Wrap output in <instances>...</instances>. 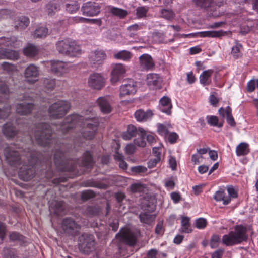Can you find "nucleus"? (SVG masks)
Instances as JSON below:
<instances>
[{
    "label": "nucleus",
    "mask_w": 258,
    "mask_h": 258,
    "mask_svg": "<svg viewBox=\"0 0 258 258\" xmlns=\"http://www.w3.org/2000/svg\"><path fill=\"white\" fill-rule=\"evenodd\" d=\"M99 125L98 119L95 117H83L77 114L67 116L60 127L63 134L72 131L74 128L82 127L81 134L87 140L93 139Z\"/></svg>",
    "instance_id": "1"
},
{
    "label": "nucleus",
    "mask_w": 258,
    "mask_h": 258,
    "mask_svg": "<svg viewBox=\"0 0 258 258\" xmlns=\"http://www.w3.org/2000/svg\"><path fill=\"white\" fill-rule=\"evenodd\" d=\"M54 164L58 170L61 171H74L77 166L90 168L93 165L91 154L86 151L81 160H74L67 159L63 152L60 149L56 148L53 156Z\"/></svg>",
    "instance_id": "2"
},
{
    "label": "nucleus",
    "mask_w": 258,
    "mask_h": 258,
    "mask_svg": "<svg viewBox=\"0 0 258 258\" xmlns=\"http://www.w3.org/2000/svg\"><path fill=\"white\" fill-rule=\"evenodd\" d=\"M53 129L50 125L47 123H39L35 131L29 133L31 139L35 138L37 143L42 146H52L53 144L56 145L57 140L52 137Z\"/></svg>",
    "instance_id": "3"
},
{
    "label": "nucleus",
    "mask_w": 258,
    "mask_h": 258,
    "mask_svg": "<svg viewBox=\"0 0 258 258\" xmlns=\"http://www.w3.org/2000/svg\"><path fill=\"white\" fill-rule=\"evenodd\" d=\"M248 239L247 228L242 225H237L234 230L222 236V244L226 246H232L246 241Z\"/></svg>",
    "instance_id": "4"
},
{
    "label": "nucleus",
    "mask_w": 258,
    "mask_h": 258,
    "mask_svg": "<svg viewBox=\"0 0 258 258\" xmlns=\"http://www.w3.org/2000/svg\"><path fill=\"white\" fill-rule=\"evenodd\" d=\"M56 49L59 53L69 57H77L81 54V47L74 40L64 39L56 42Z\"/></svg>",
    "instance_id": "5"
},
{
    "label": "nucleus",
    "mask_w": 258,
    "mask_h": 258,
    "mask_svg": "<svg viewBox=\"0 0 258 258\" xmlns=\"http://www.w3.org/2000/svg\"><path fill=\"white\" fill-rule=\"evenodd\" d=\"M28 164L25 163L20 168L19 176L24 181H29L32 179L35 174L36 165L38 162V157L34 152L29 153L26 155Z\"/></svg>",
    "instance_id": "6"
},
{
    "label": "nucleus",
    "mask_w": 258,
    "mask_h": 258,
    "mask_svg": "<svg viewBox=\"0 0 258 258\" xmlns=\"http://www.w3.org/2000/svg\"><path fill=\"white\" fill-rule=\"evenodd\" d=\"M71 108L70 103L67 100H59L51 104L48 109L50 116L54 119L64 117Z\"/></svg>",
    "instance_id": "7"
},
{
    "label": "nucleus",
    "mask_w": 258,
    "mask_h": 258,
    "mask_svg": "<svg viewBox=\"0 0 258 258\" xmlns=\"http://www.w3.org/2000/svg\"><path fill=\"white\" fill-rule=\"evenodd\" d=\"M96 241L93 234L84 233L79 237L78 246L84 253L89 254L95 249Z\"/></svg>",
    "instance_id": "8"
},
{
    "label": "nucleus",
    "mask_w": 258,
    "mask_h": 258,
    "mask_svg": "<svg viewBox=\"0 0 258 258\" xmlns=\"http://www.w3.org/2000/svg\"><path fill=\"white\" fill-rule=\"evenodd\" d=\"M116 237L120 241L130 246L134 245L137 242V237L135 234L127 228H121L119 233L116 234Z\"/></svg>",
    "instance_id": "9"
},
{
    "label": "nucleus",
    "mask_w": 258,
    "mask_h": 258,
    "mask_svg": "<svg viewBox=\"0 0 258 258\" xmlns=\"http://www.w3.org/2000/svg\"><path fill=\"white\" fill-rule=\"evenodd\" d=\"M61 227L67 234L75 236L79 232L81 226L72 218H66L62 221Z\"/></svg>",
    "instance_id": "10"
},
{
    "label": "nucleus",
    "mask_w": 258,
    "mask_h": 258,
    "mask_svg": "<svg viewBox=\"0 0 258 258\" xmlns=\"http://www.w3.org/2000/svg\"><path fill=\"white\" fill-rule=\"evenodd\" d=\"M50 66L51 71L58 76H61L68 73L71 69L68 63L57 60L51 61Z\"/></svg>",
    "instance_id": "11"
},
{
    "label": "nucleus",
    "mask_w": 258,
    "mask_h": 258,
    "mask_svg": "<svg viewBox=\"0 0 258 258\" xmlns=\"http://www.w3.org/2000/svg\"><path fill=\"white\" fill-rule=\"evenodd\" d=\"M105 79L100 73H95L91 74L88 78V85L95 89L100 90L105 85Z\"/></svg>",
    "instance_id": "12"
},
{
    "label": "nucleus",
    "mask_w": 258,
    "mask_h": 258,
    "mask_svg": "<svg viewBox=\"0 0 258 258\" xmlns=\"http://www.w3.org/2000/svg\"><path fill=\"white\" fill-rule=\"evenodd\" d=\"M90 63L92 67L97 68L102 64L106 58V54L102 50H96L91 51L88 56Z\"/></svg>",
    "instance_id": "13"
},
{
    "label": "nucleus",
    "mask_w": 258,
    "mask_h": 258,
    "mask_svg": "<svg viewBox=\"0 0 258 258\" xmlns=\"http://www.w3.org/2000/svg\"><path fill=\"white\" fill-rule=\"evenodd\" d=\"M82 13L87 16H94L100 12V7L98 4L95 2H87L84 4L81 8Z\"/></svg>",
    "instance_id": "14"
},
{
    "label": "nucleus",
    "mask_w": 258,
    "mask_h": 258,
    "mask_svg": "<svg viewBox=\"0 0 258 258\" xmlns=\"http://www.w3.org/2000/svg\"><path fill=\"white\" fill-rule=\"evenodd\" d=\"M137 91L136 83L133 79H128L125 81L120 88V96L134 94Z\"/></svg>",
    "instance_id": "15"
},
{
    "label": "nucleus",
    "mask_w": 258,
    "mask_h": 258,
    "mask_svg": "<svg viewBox=\"0 0 258 258\" xmlns=\"http://www.w3.org/2000/svg\"><path fill=\"white\" fill-rule=\"evenodd\" d=\"M5 154L10 165L17 167L21 165L22 157L18 151L8 148L5 150Z\"/></svg>",
    "instance_id": "16"
},
{
    "label": "nucleus",
    "mask_w": 258,
    "mask_h": 258,
    "mask_svg": "<svg viewBox=\"0 0 258 258\" xmlns=\"http://www.w3.org/2000/svg\"><path fill=\"white\" fill-rule=\"evenodd\" d=\"M39 70L37 67L34 64H30L25 69L24 76L27 81L31 83H35L38 80Z\"/></svg>",
    "instance_id": "17"
},
{
    "label": "nucleus",
    "mask_w": 258,
    "mask_h": 258,
    "mask_svg": "<svg viewBox=\"0 0 258 258\" xmlns=\"http://www.w3.org/2000/svg\"><path fill=\"white\" fill-rule=\"evenodd\" d=\"M142 130L141 128H138L133 125H129L126 131L122 133L121 137L124 140H129L133 137H137L138 135L142 134Z\"/></svg>",
    "instance_id": "18"
},
{
    "label": "nucleus",
    "mask_w": 258,
    "mask_h": 258,
    "mask_svg": "<svg viewBox=\"0 0 258 258\" xmlns=\"http://www.w3.org/2000/svg\"><path fill=\"white\" fill-rule=\"evenodd\" d=\"M126 72L125 67L122 64L118 63L116 64L111 72V81L112 83H115L119 80L120 77Z\"/></svg>",
    "instance_id": "19"
},
{
    "label": "nucleus",
    "mask_w": 258,
    "mask_h": 258,
    "mask_svg": "<svg viewBox=\"0 0 258 258\" xmlns=\"http://www.w3.org/2000/svg\"><path fill=\"white\" fill-rule=\"evenodd\" d=\"M161 79L159 75L154 73L149 74L147 76V83L152 89H156L160 87Z\"/></svg>",
    "instance_id": "20"
},
{
    "label": "nucleus",
    "mask_w": 258,
    "mask_h": 258,
    "mask_svg": "<svg viewBox=\"0 0 258 258\" xmlns=\"http://www.w3.org/2000/svg\"><path fill=\"white\" fill-rule=\"evenodd\" d=\"M140 64L144 69L152 70L154 67V62L151 56L147 54H144L139 57Z\"/></svg>",
    "instance_id": "21"
},
{
    "label": "nucleus",
    "mask_w": 258,
    "mask_h": 258,
    "mask_svg": "<svg viewBox=\"0 0 258 258\" xmlns=\"http://www.w3.org/2000/svg\"><path fill=\"white\" fill-rule=\"evenodd\" d=\"M221 35L220 31H207L188 34V37H218Z\"/></svg>",
    "instance_id": "22"
},
{
    "label": "nucleus",
    "mask_w": 258,
    "mask_h": 258,
    "mask_svg": "<svg viewBox=\"0 0 258 258\" xmlns=\"http://www.w3.org/2000/svg\"><path fill=\"white\" fill-rule=\"evenodd\" d=\"M33 107L32 103L23 102L17 105L16 111L20 115H27L32 111Z\"/></svg>",
    "instance_id": "23"
},
{
    "label": "nucleus",
    "mask_w": 258,
    "mask_h": 258,
    "mask_svg": "<svg viewBox=\"0 0 258 258\" xmlns=\"http://www.w3.org/2000/svg\"><path fill=\"white\" fill-rule=\"evenodd\" d=\"M172 107V106L171 103V100L168 97L166 96H163L160 100L159 107L162 112L169 115L171 113V109Z\"/></svg>",
    "instance_id": "24"
},
{
    "label": "nucleus",
    "mask_w": 258,
    "mask_h": 258,
    "mask_svg": "<svg viewBox=\"0 0 258 258\" xmlns=\"http://www.w3.org/2000/svg\"><path fill=\"white\" fill-rule=\"evenodd\" d=\"M3 132L7 138H12L17 135L18 130L11 122H8L4 125Z\"/></svg>",
    "instance_id": "25"
},
{
    "label": "nucleus",
    "mask_w": 258,
    "mask_h": 258,
    "mask_svg": "<svg viewBox=\"0 0 258 258\" xmlns=\"http://www.w3.org/2000/svg\"><path fill=\"white\" fill-rule=\"evenodd\" d=\"M134 115L138 121L144 122L151 119L153 116V113L151 110L144 111L142 109H139L135 112Z\"/></svg>",
    "instance_id": "26"
},
{
    "label": "nucleus",
    "mask_w": 258,
    "mask_h": 258,
    "mask_svg": "<svg viewBox=\"0 0 258 258\" xmlns=\"http://www.w3.org/2000/svg\"><path fill=\"white\" fill-rule=\"evenodd\" d=\"M97 103L101 111L103 113H108L111 111V107L108 98L100 97L97 99Z\"/></svg>",
    "instance_id": "27"
},
{
    "label": "nucleus",
    "mask_w": 258,
    "mask_h": 258,
    "mask_svg": "<svg viewBox=\"0 0 258 258\" xmlns=\"http://www.w3.org/2000/svg\"><path fill=\"white\" fill-rule=\"evenodd\" d=\"M213 72L214 71L212 69L203 71L199 77L200 83L204 86L210 85L212 82L211 76Z\"/></svg>",
    "instance_id": "28"
},
{
    "label": "nucleus",
    "mask_w": 258,
    "mask_h": 258,
    "mask_svg": "<svg viewBox=\"0 0 258 258\" xmlns=\"http://www.w3.org/2000/svg\"><path fill=\"white\" fill-rule=\"evenodd\" d=\"M214 199L217 202L223 201V204L225 205H228L230 202V198L225 196L223 190L217 191L214 196Z\"/></svg>",
    "instance_id": "29"
},
{
    "label": "nucleus",
    "mask_w": 258,
    "mask_h": 258,
    "mask_svg": "<svg viewBox=\"0 0 258 258\" xmlns=\"http://www.w3.org/2000/svg\"><path fill=\"white\" fill-rule=\"evenodd\" d=\"M207 123L211 126L221 128L223 126V121H219L218 117L214 115H208L206 118Z\"/></svg>",
    "instance_id": "30"
},
{
    "label": "nucleus",
    "mask_w": 258,
    "mask_h": 258,
    "mask_svg": "<svg viewBox=\"0 0 258 258\" xmlns=\"http://www.w3.org/2000/svg\"><path fill=\"white\" fill-rule=\"evenodd\" d=\"M249 152L248 144L246 143H241L236 147V153L237 156L246 155Z\"/></svg>",
    "instance_id": "31"
},
{
    "label": "nucleus",
    "mask_w": 258,
    "mask_h": 258,
    "mask_svg": "<svg viewBox=\"0 0 258 258\" xmlns=\"http://www.w3.org/2000/svg\"><path fill=\"white\" fill-rule=\"evenodd\" d=\"M180 231L184 233H189L192 231L190 224V219L188 217H183L181 219V228Z\"/></svg>",
    "instance_id": "32"
},
{
    "label": "nucleus",
    "mask_w": 258,
    "mask_h": 258,
    "mask_svg": "<svg viewBox=\"0 0 258 258\" xmlns=\"http://www.w3.org/2000/svg\"><path fill=\"white\" fill-rule=\"evenodd\" d=\"M113 56L114 58L116 59H119L126 61L130 60L131 59L132 57V54L131 52L124 50L120 51L114 54Z\"/></svg>",
    "instance_id": "33"
},
{
    "label": "nucleus",
    "mask_w": 258,
    "mask_h": 258,
    "mask_svg": "<svg viewBox=\"0 0 258 258\" xmlns=\"http://www.w3.org/2000/svg\"><path fill=\"white\" fill-rule=\"evenodd\" d=\"M60 9L59 4L56 2H51L46 6V11L49 15H53Z\"/></svg>",
    "instance_id": "34"
},
{
    "label": "nucleus",
    "mask_w": 258,
    "mask_h": 258,
    "mask_svg": "<svg viewBox=\"0 0 258 258\" xmlns=\"http://www.w3.org/2000/svg\"><path fill=\"white\" fill-rule=\"evenodd\" d=\"M50 207L53 208L55 214L59 215L64 211L65 203L63 201H56L51 204Z\"/></svg>",
    "instance_id": "35"
},
{
    "label": "nucleus",
    "mask_w": 258,
    "mask_h": 258,
    "mask_svg": "<svg viewBox=\"0 0 258 258\" xmlns=\"http://www.w3.org/2000/svg\"><path fill=\"white\" fill-rule=\"evenodd\" d=\"M38 48L32 44L28 45L24 50V53L28 57H33L38 53Z\"/></svg>",
    "instance_id": "36"
},
{
    "label": "nucleus",
    "mask_w": 258,
    "mask_h": 258,
    "mask_svg": "<svg viewBox=\"0 0 258 258\" xmlns=\"http://www.w3.org/2000/svg\"><path fill=\"white\" fill-rule=\"evenodd\" d=\"M142 134L138 135L134 141V144L140 147H144L146 145V142L145 140L146 138V131L144 130H142Z\"/></svg>",
    "instance_id": "37"
},
{
    "label": "nucleus",
    "mask_w": 258,
    "mask_h": 258,
    "mask_svg": "<svg viewBox=\"0 0 258 258\" xmlns=\"http://www.w3.org/2000/svg\"><path fill=\"white\" fill-rule=\"evenodd\" d=\"M29 22L28 17L22 16L18 18L16 20V26L20 29H24L28 26Z\"/></svg>",
    "instance_id": "38"
},
{
    "label": "nucleus",
    "mask_w": 258,
    "mask_h": 258,
    "mask_svg": "<svg viewBox=\"0 0 258 258\" xmlns=\"http://www.w3.org/2000/svg\"><path fill=\"white\" fill-rule=\"evenodd\" d=\"M110 12L113 15L118 17L121 19L124 18L128 14L127 11L114 7L110 8Z\"/></svg>",
    "instance_id": "39"
},
{
    "label": "nucleus",
    "mask_w": 258,
    "mask_h": 258,
    "mask_svg": "<svg viewBox=\"0 0 258 258\" xmlns=\"http://www.w3.org/2000/svg\"><path fill=\"white\" fill-rule=\"evenodd\" d=\"M4 258H17V250L13 248H4L2 253Z\"/></svg>",
    "instance_id": "40"
},
{
    "label": "nucleus",
    "mask_w": 258,
    "mask_h": 258,
    "mask_svg": "<svg viewBox=\"0 0 258 258\" xmlns=\"http://www.w3.org/2000/svg\"><path fill=\"white\" fill-rule=\"evenodd\" d=\"M43 85L46 91H51L55 87V80L52 79L45 78L43 81Z\"/></svg>",
    "instance_id": "41"
},
{
    "label": "nucleus",
    "mask_w": 258,
    "mask_h": 258,
    "mask_svg": "<svg viewBox=\"0 0 258 258\" xmlns=\"http://www.w3.org/2000/svg\"><path fill=\"white\" fill-rule=\"evenodd\" d=\"M4 55V58L12 60H17L19 58L18 52L13 50L6 49Z\"/></svg>",
    "instance_id": "42"
},
{
    "label": "nucleus",
    "mask_w": 258,
    "mask_h": 258,
    "mask_svg": "<svg viewBox=\"0 0 258 258\" xmlns=\"http://www.w3.org/2000/svg\"><path fill=\"white\" fill-rule=\"evenodd\" d=\"M242 48V45L237 42H235V45L232 47L231 54L235 59L238 58L241 56L240 49Z\"/></svg>",
    "instance_id": "43"
},
{
    "label": "nucleus",
    "mask_w": 258,
    "mask_h": 258,
    "mask_svg": "<svg viewBox=\"0 0 258 258\" xmlns=\"http://www.w3.org/2000/svg\"><path fill=\"white\" fill-rule=\"evenodd\" d=\"M139 218L142 223L148 225L150 224L153 221V216L146 212L140 213Z\"/></svg>",
    "instance_id": "44"
},
{
    "label": "nucleus",
    "mask_w": 258,
    "mask_h": 258,
    "mask_svg": "<svg viewBox=\"0 0 258 258\" xmlns=\"http://www.w3.org/2000/svg\"><path fill=\"white\" fill-rule=\"evenodd\" d=\"M192 2L197 6L207 9L211 7L213 0H192Z\"/></svg>",
    "instance_id": "45"
},
{
    "label": "nucleus",
    "mask_w": 258,
    "mask_h": 258,
    "mask_svg": "<svg viewBox=\"0 0 258 258\" xmlns=\"http://www.w3.org/2000/svg\"><path fill=\"white\" fill-rule=\"evenodd\" d=\"M48 34V29L46 27H41L34 32V37L37 38H41L46 36Z\"/></svg>",
    "instance_id": "46"
},
{
    "label": "nucleus",
    "mask_w": 258,
    "mask_h": 258,
    "mask_svg": "<svg viewBox=\"0 0 258 258\" xmlns=\"http://www.w3.org/2000/svg\"><path fill=\"white\" fill-rule=\"evenodd\" d=\"M99 213V209L96 206H88L84 211V213L89 216H96Z\"/></svg>",
    "instance_id": "47"
},
{
    "label": "nucleus",
    "mask_w": 258,
    "mask_h": 258,
    "mask_svg": "<svg viewBox=\"0 0 258 258\" xmlns=\"http://www.w3.org/2000/svg\"><path fill=\"white\" fill-rule=\"evenodd\" d=\"M161 15L162 17L168 20L173 19L175 16V14L172 10L165 9L161 10Z\"/></svg>",
    "instance_id": "48"
},
{
    "label": "nucleus",
    "mask_w": 258,
    "mask_h": 258,
    "mask_svg": "<svg viewBox=\"0 0 258 258\" xmlns=\"http://www.w3.org/2000/svg\"><path fill=\"white\" fill-rule=\"evenodd\" d=\"M9 238L12 241L24 242V237L16 232H13L10 234Z\"/></svg>",
    "instance_id": "49"
},
{
    "label": "nucleus",
    "mask_w": 258,
    "mask_h": 258,
    "mask_svg": "<svg viewBox=\"0 0 258 258\" xmlns=\"http://www.w3.org/2000/svg\"><path fill=\"white\" fill-rule=\"evenodd\" d=\"M145 188V186L143 184L140 183L133 184L131 186V190L133 193L143 192Z\"/></svg>",
    "instance_id": "50"
},
{
    "label": "nucleus",
    "mask_w": 258,
    "mask_h": 258,
    "mask_svg": "<svg viewBox=\"0 0 258 258\" xmlns=\"http://www.w3.org/2000/svg\"><path fill=\"white\" fill-rule=\"evenodd\" d=\"M148 11V8L145 6L138 7L136 9V15L138 18L146 17Z\"/></svg>",
    "instance_id": "51"
},
{
    "label": "nucleus",
    "mask_w": 258,
    "mask_h": 258,
    "mask_svg": "<svg viewBox=\"0 0 258 258\" xmlns=\"http://www.w3.org/2000/svg\"><path fill=\"white\" fill-rule=\"evenodd\" d=\"M220 241V237L218 235L215 234L212 235L210 242V245L211 247L212 248H215L217 247L219 245Z\"/></svg>",
    "instance_id": "52"
},
{
    "label": "nucleus",
    "mask_w": 258,
    "mask_h": 258,
    "mask_svg": "<svg viewBox=\"0 0 258 258\" xmlns=\"http://www.w3.org/2000/svg\"><path fill=\"white\" fill-rule=\"evenodd\" d=\"M10 109L11 107L9 105L5 106L3 109L0 108V119L7 118L10 114Z\"/></svg>",
    "instance_id": "53"
},
{
    "label": "nucleus",
    "mask_w": 258,
    "mask_h": 258,
    "mask_svg": "<svg viewBox=\"0 0 258 258\" xmlns=\"http://www.w3.org/2000/svg\"><path fill=\"white\" fill-rule=\"evenodd\" d=\"M79 8V5L76 2L73 4H67L66 5V10L70 13L76 12Z\"/></svg>",
    "instance_id": "54"
},
{
    "label": "nucleus",
    "mask_w": 258,
    "mask_h": 258,
    "mask_svg": "<svg viewBox=\"0 0 258 258\" xmlns=\"http://www.w3.org/2000/svg\"><path fill=\"white\" fill-rule=\"evenodd\" d=\"M2 67L4 70L8 73H13L17 70V68L15 65L7 62H3Z\"/></svg>",
    "instance_id": "55"
},
{
    "label": "nucleus",
    "mask_w": 258,
    "mask_h": 258,
    "mask_svg": "<svg viewBox=\"0 0 258 258\" xmlns=\"http://www.w3.org/2000/svg\"><path fill=\"white\" fill-rule=\"evenodd\" d=\"M7 46H11L13 47H18L19 44L15 37L7 38L5 42L4 43Z\"/></svg>",
    "instance_id": "56"
},
{
    "label": "nucleus",
    "mask_w": 258,
    "mask_h": 258,
    "mask_svg": "<svg viewBox=\"0 0 258 258\" xmlns=\"http://www.w3.org/2000/svg\"><path fill=\"white\" fill-rule=\"evenodd\" d=\"M207 224V222L206 219L204 218H198L196 222V227L198 229H202L205 228Z\"/></svg>",
    "instance_id": "57"
},
{
    "label": "nucleus",
    "mask_w": 258,
    "mask_h": 258,
    "mask_svg": "<svg viewBox=\"0 0 258 258\" xmlns=\"http://www.w3.org/2000/svg\"><path fill=\"white\" fill-rule=\"evenodd\" d=\"M95 196V193L90 190L84 191L82 193L81 197L83 200H87Z\"/></svg>",
    "instance_id": "58"
},
{
    "label": "nucleus",
    "mask_w": 258,
    "mask_h": 258,
    "mask_svg": "<svg viewBox=\"0 0 258 258\" xmlns=\"http://www.w3.org/2000/svg\"><path fill=\"white\" fill-rule=\"evenodd\" d=\"M157 131L159 134L162 136H166L168 133L167 126L164 124H158L157 125Z\"/></svg>",
    "instance_id": "59"
},
{
    "label": "nucleus",
    "mask_w": 258,
    "mask_h": 258,
    "mask_svg": "<svg viewBox=\"0 0 258 258\" xmlns=\"http://www.w3.org/2000/svg\"><path fill=\"white\" fill-rule=\"evenodd\" d=\"M228 111H230L231 113H232V109L229 106H227L225 108L221 107L218 110L219 114L222 118L227 117L228 116Z\"/></svg>",
    "instance_id": "60"
},
{
    "label": "nucleus",
    "mask_w": 258,
    "mask_h": 258,
    "mask_svg": "<svg viewBox=\"0 0 258 258\" xmlns=\"http://www.w3.org/2000/svg\"><path fill=\"white\" fill-rule=\"evenodd\" d=\"M256 86V80H251L249 81L247 84V90L249 92H252L254 91L255 89V86Z\"/></svg>",
    "instance_id": "61"
},
{
    "label": "nucleus",
    "mask_w": 258,
    "mask_h": 258,
    "mask_svg": "<svg viewBox=\"0 0 258 258\" xmlns=\"http://www.w3.org/2000/svg\"><path fill=\"white\" fill-rule=\"evenodd\" d=\"M132 171L137 173H145L147 171V169L143 166H137L133 167Z\"/></svg>",
    "instance_id": "62"
},
{
    "label": "nucleus",
    "mask_w": 258,
    "mask_h": 258,
    "mask_svg": "<svg viewBox=\"0 0 258 258\" xmlns=\"http://www.w3.org/2000/svg\"><path fill=\"white\" fill-rule=\"evenodd\" d=\"M160 161L159 157H154V158L151 159L148 162V167L149 168H152L154 167L157 164V163Z\"/></svg>",
    "instance_id": "63"
},
{
    "label": "nucleus",
    "mask_w": 258,
    "mask_h": 258,
    "mask_svg": "<svg viewBox=\"0 0 258 258\" xmlns=\"http://www.w3.org/2000/svg\"><path fill=\"white\" fill-rule=\"evenodd\" d=\"M136 147L133 144H127L125 148V153L128 155L133 154L135 151Z\"/></svg>",
    "instance_id": "64"
}]
</instances>
